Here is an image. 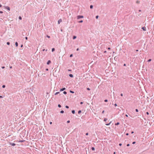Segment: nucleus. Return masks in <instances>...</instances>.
<instances>
[{
	"instance_id": "nucleus-23",
	"label": "nucleus",
	"mask_w": 154,
	"mask_h": 154,
	"mask_svg": "<svg viewBox=\"0 0 154 154\" xmlns=\"http://www.w3.org/2000/svg\"><path fill=\"white\" fill-rule=\"evenodd\" d=\"M107 119L105 118V119H104V121H106L107 120Z\"/></svg>"
},
{
	"instance_id": "nucleus-17",
	"label": "nucleus",
	"mask_w": 154,
	"mask_h": 154,
	"mask_svg": "<svg viewBox=\"0 0 154 154\" xmlns=\"http://www.w3.org/2000/svg\"><path fill=\"white\" fill-rule=\"evenodd\" d=\"M93 6L92 5H91L90 6V8H91V9H92L93 8Z\"/></svg>"
},
{
	"instance_id": "nucleus-55",
	"label": "nucleus",
	"mask_w": 154,
	"mask_h": 154,
	"mask_svg": "<svg viewBox=\"0 0 154 154\" xmlns=\"http://www.w3.org/2000/svg\"><path fill=\"white\" fill-rule=\"evenodd\" d=\"M125 116H126V117H128V115H127V114H126V115H125Z\"/></svg>"
},
{
	"instance_id": "nucleus-60",
	"label": "nucleus",
	"mask_w": 154,
	"mask_h": 154,
	"mask_svg": "<svg viewBox=\"0 0 154 154\" xmlns=\"http://www.w3.org/2000/svg\"><path fill=\"white\" fill-rule=\"evenodd\" d=\"M113 154H116L115 152H114L113 153Z\"/></svg>"
},
{
	"instance_id": "nucleus-11",
	"label": "nucleus",
	"mask_w": 154,
	"mask_h": 154,
	"mask_svg": "<svg viewBox=\"0 0 154 154\" xmlns=\"http://www.w3.org/2000/svg\"><path fill=\"white\" fill-rule=\"evenodd\" d=\"M111 122L109 123V124H106V125H110V124L111 123Z\"/></svg>"
},
{
	"instance_id": "nucleus-3",
	"label": "nucleus",
	"mask_w": 154,
	"mask_h": 154,
	"mask_svg": "<svg viewBox=\"0 0 154 154\" xmlns=\"http://www.w3.org/2000/svg\"><path fill=\"white\" fill-rule=\"evenodd\" d=\"M61 22H62V20L60 19L58 21V24H59Z\"/></svg>"
},
{
	"instance_id": "nucleus-24",
	"label": "nucleus",
	"mask_w": 154,
	"mask_h": 154,
	"mask_svg": "<svg viewBox=\"0 0 154 154\" xmlns=\"http://www.w3.org/2000/svg\"><path fill=\"white\" fill-rule=\"evenodd\" d=\"M10 42H7V44L8 45H10Z\"/></svg>"
},
{
	"instance_id": "nucleus-50",
	"label": "nucleus",
	"mask_w": 154,
	"mask_h": 154,
	"mask_svg": "<svg viewBox=\"0 0 154 154\" xmlns=\"http://www.w3.org/2000/svg\"><path fill=\"white\" fill-rule=\"evenodd\" d=\"M83 103L82 102H81L80 103V104H83Z\"/></svg>"
},
{
	"instance_id": "nucleus-8",
	"label": "nucleus",
	"mask_w": 154,
	"mask_h": 154,
	"mask_svg": "<svg viewBox=\"0 0 154 154\" xmlns=\"http://www.w3.org/2000/svg\"><path fill=\"white\" fill-rule=\"evenodd\" d=\"M15 45H16V47L18 46V44L17 42H16L15 43Z\"/></svg>"
},
{
	"instance_id": "nucleus-52",
	"label": "nucleus",
	"mask_w": 154,
	"mask_h": 154,
	"mask_svg": "<svg viewBox=\"0 0 154 154\" xmlns=\"http://www.w3.org/2000/svg\"><path fill=\"white\" fill-rule=\"evenodd\" d=\"M108 50H110V48H108Z\"/></svg>"
},
{
	"instance_id": "nucleus-39",
	"label": "nucleus",
	"mask_w": 154,
	"mask_h": 154,
	"mask_svg": "<svg viewBox=\"0 0 154 154\" xmlns=\"http://www.w3.org/2000/svg\"><path fill=\"white\" fill-rule=\"evenodd\" d=\"M82 22H83V21L82 20H81V21L79 22H80V23H82Z\"/></svg>"
},
{
	"instance_id": "nucleus-26",
	"label": "nucleus",
	"mask_w": 154,
	"mask_h": 154,
	"mask_svg": "<svg viewBox=\"0 0 154 154\" xmlns=\"http://www.w3.org/2000/svg\"><path fill=\"white\" fill-rule=\"evenodd\" d=\"M81 112V110H79V111H78V113L79 114Z\"/></svg>"
},
{
	"instance_id": "nucleus-22",
	"label": "nucleus",
	"mask_w": 154,
	"mask_h": 154,
	"mask_svg": "<svg viewBox=\"0 0 154 154\" xmlns=\"http://www.w3.org/2000/svg\"><path fill=\"white\" fill-rule=\"evenodd\" d=\"M64 112V111H63V110H62L60 111V113H63Z\"/></svg>"
},
{
	"instance_id": "nucleus-21",
	"label": "nucleus",
	"mask_w": 154,
	"mask_h": 154,
	"mask_svg": "<svg viewBox=\"0 0 154 154\" xmlns=\"http://www.w3.org/2000/svg\"><path fill=\"white\" fill-rule=\"evenodd\" d=\"M91 149H92L93 150H95V148L93 147H92V148H91Z\"/></svg>"
},
{
	"instance_id": "nucleus-31",
	"label": "nucleus",
	"mask_w": 154,
	"mask_h": 154,
	"mask_svg": "<svg viewBox=\"0 0 154 154\" xmlns=\"http://www.w3.org/2000/svg\"><path fill=\"white\" fill-rule=\"evenodd\" d=\"M5 85H3L2 86L3 88H5Z\"/></svg>"
},
{
	"instance_id": "nucleus-5",
	"label": "nucleus",
	"mask_w": 154,
	"mask_h": 154,
	"mask_svg": "<svg viewBox=\"0 0 154 154\" xmlns=\"http://www.w3.org/2000/svg\"><path fill=\"white\" fill-rule=\"evenodd\" d=\"M65 89H66L65 88H62V89H61L60 90V91H64V90H65Z\"/></svg>"
},
{
	"instance_id": "nucleus-42",
	"label": "nucleus",
	"mask_w": 154,
	"mask_h": 154,
	"mask_svg": "<svg viewBox=\"0 0 154 154\" xmlns=\"http://www.w3.org/2000/svg\"><path fill=\"white\" fill-rule=\"evenodd\" d=\"M127 146H129V144H127Z\"/></svg>"
},
{
	"instance_id": "nucleus-15",
	"label": "nucleus",
	"mask_w": 154,
	"mask_h": 154,
	"mask_svg": "<svg viewBox=\"0 0 154 154\" xmlns=\"http://www.w3.org/2000/svg\"><path fill=\"white\" fill-rule=\"evenodd\" d=\"M140 3V2L139 1H137L136 2V3L137 4H139Z\"/></svg>"
},
{
	"instance_id": "nucleus-34",
	"label": "nucleus",
	"mask_w": 154,
	"mask_h": 154,
	"mask_svg": "<svg viewBox=\"0 0 154 154\" xmlns=\"http://www.w3.org/2000/svg\"><path fill=\"white\" fill-rule=\"evenodd\" d=\"M72 56H73V55L72 54H71L70 55V57H72Z\"/></svg>"
},
{
	"instance_id": "nucleus-27",
	"label": "nucleus",
	"mask_w": 154,
	"mask_h": 154,
	"mask_svg": "<svg viewBox=\"0 0 154 154\" xmlns=\"http://www.w3.org/2000/svg\"><path fill=\"white\" fill-rule=\"evenodd\" d=\"M47 37L48 38H50V36L48 35H47Z\"/></svg>"
},
{
	"instance_id": "nucleus-7",
	"label": "nucleus",
	"mask_w": 154,
	"mask_h": 154,
	"mask_svg": "<svg viewBox=\"0 0 154 154\" xmlns=\"http://www.w3.org/2000/svg\"><path fill=\"white\" fill-rule=\"evenodd\" d=\"M142 29H143L144 31H146V28L145 27H142Z\"/></svg>"
},
{
	"instance_id": "nucleus-59",
	"label": "nucleus",
	"mask_w": 154,
	"mask_h": 154,
	"mask_svg": "<svg viewBox=\"0 0 154 154\" xmlns=\"http://www.w3.org/2000/svg\"><path fill=\"white\" fill-rule=\"evenodd\" d=\"M10 68L11 69L12 68V66H11L10 67Z\"/></svg>"
},
{
	"instance_id": "nucleus-54",
	"label": "nucleus",
	"mask_w": 154,
	"mask_h": 154,
	"mask_svg": "<svg viewBox=\"0 0 154 154\" xmlns=\"http://www.w3.org/2000/svg\"><path fill=\"white\" fill-rule=\"evenodd\" d=\"M79 50V49L78 48L77 49H76V50L77 51H78V50Z\"/></svg>"
},
{
	"instance_id": "nucleus-25",
	"label": "nucleus",
	"mask_w": 154,
	"mask_h": 154,
	"mask_svg": "<svg viewBox=\"0 0 154 154\" xmlns=\"http://www.w3.org/2000/svg\"><path fill=\"white\" fill-rule=\"evenodd\" d=\"M151 59H149V60H148V62H150V61H151Z\"/></svg>"
},
{
	"instance_id": "nucleus-9",
	"label": "nucleus",
	"mask_w": 154,
	"mask_h": 154,
	"mask_svg": "<svg viewBox=\"0 0 154 154\" xmlns=\"http://www.w3.org/2000/svg\"><path fill=\"white\" fill-rule=\"evenodd\" d=\"M70 77H73V75L72 74H70L69 75Z\"/></svg>"
},
{
	"instance_id": "nucleus-43",
	"label": "nucleus",
	"mask_w": 154,
	"mask_h": 154,
	"mask_svg": "<svg viewBox=\"0 0 154 154\" xmlns=\"http://www.w3.org/2000/svg\"><path fill=\"white\" fill-rule=\"evenodd\" d=\"M122 145V143H119V145L120 146H121Z\"/></svg>"
},
{
	"instance_id": "nucleus-37",
	"label": "nucleus",
	"mask_w": 154,
	"mask_h": 154,
	"mask_svg": "<svg viewBox=\"0 0 154 154\" xmlns=\"http://www.w3.org/2000/svg\"><path fill=\"white\" fill-rule=\"evenodd\" d=\"M25 39H26V40H27V39H28L27 37H25Z\"/></svg>"
},
{
	"instance_id": "nucleus-53",
	"label": "nucleus",
	"mask_w": 154,
	"mask_h": 154,
	"mask_svg": "<svg viewBox=\"0 0 154 154\" xmlns=\"http://www.w3.org/2000/svg\"><path fill=\"white\" fill-rule=\"evenodd\" d=\"M104 53H106V51H105L104 52Z\"/></svg>"
},
{
	"instance_id": "nucleus-61",
	"label": "nucleus",
	"mask_w": 154,
	"mask_h": 154,
	"mask_svg": "<svg viewBox=\"0 0 154 154\" xmlns=\"http://www.w3.org/2000/svg\"><path fill=\"white\" fill-rule=\"evenodd\" d=\"M133 133H134V132L133 131H132V132H131V133L132 134H133Z\"/></svg>"
},
{
	"instance_id": "nucleus-19",
	"label": "nucleus",
	"mask_w": 154,
	"mask_h": 154,
	"mask_svg": "<svg viewBox=\"0 0 154 154\" xmlns=\"http://www.w3.org/2000/svg\"><path fill=\"white\" fill-rule=\"evenodd\" d=\"M63 93L64 94H66L67 93L66 91H64L63 92Z\"/></svg>"
},
{
	"instance_id": "nucleus-6",
	"label": "nucleus",
	"mask_w": 154,
	"mask_h": 154,
	"mask_svg": "<svg viewBox=\"0 0 154 154\" xmlns=\"http://www.w3.org/2000/svg\"><path fill=\"white\" fill-rule=\"evenodd\" d=\"M51 63V61L50 60H49L47 62V64L48 65L50 63Z\"/></svg>"
},
{
	"instance_id": "nucleus-2",
	"label": "nucleus",
	"mask_w": 154,
	"mask_h": 154,
	"mask_svg": "<svg viewBox=\"0 0 154 154\" xmlns=\"http://www.w3.org/2000/svg\"><path fill=\"white\" fill-rule=\"evenodd\" d=\"M83 18V16H82L79 15L77 16L78 19H80Z\"/></svg>"
},
{
	"instance_id": "nucleus-30",
	"label": "nucleus",
	"mask_w": 154,
	"mask_h": 154,
	"mask_svg": "<svg viewBox=\"0 0 154 154\" xmlns=\"http://www.w3.org/2000/svg\"><path fill=\"white\" fill-rule=\"evenodd\" d=\"M58 106L59 107H61V105L60 104H58Z\"/></svg>"
},
{
	"instance_id": "nucleus-51",
	"label": "nucleus",
	"mask_w": 154,
	"mask_h": 154,
	"mask_svg": "<svg viewBox=\"0 0 154 154\" xmlns=\"http://www.w3.org/2000/svg\"><path fill=\"white\" fill-rule=\"evenodd\" d=\"M2 98V96H0V98Z\"/></svg>"
},
{
	"instance_id": "nucleus-10",
	"label": "nucleus",
	"mask_w": 154,
	"mask_h": 154,
	"mask_svg": "<svg viewBox=\"0 0 154 154\" xmlns=\"http://www.w3.org/2000/svg\"><path fill=\"white\" fill-rule=\"evenodd\" d=\"M119 122H117L115 124V125H119Z\"/></svg>"
},
{
	"instance_id": "nucleus-12",
	"label": "nucleus",
	"mask_w": 154,
	"mask_h": 154,
	"mask_svg": "<svg viewBox=\"0 0 154 154\" xmlns=\"http://www.w3.org/2000/svg\"><path fill=\"white\" fill-rule=\"evenodd\" d=\"M76 36H73V39H75L76 38Z\"/></svg>"
},
{
	"instance_id": "nucleus-63",
	"label": "nucleus",
	"mask_w": 154,
	"mask_h": 154,
	"mask_svg": "<svg viewBox=\"0 0 154 154\" xmlns=\"http://www.w3.org/2000/svg\"><path fill=\"white\" fill-rule=\"evenodd\" d=\"M125 65H126L125 64H124V66H125Z\"/></svg>"
},
{
	"instance_id": "nucleus-28",
	"label": "nucleus",
	"mask_w": 154,
	"mask_h": 154,
	"mask_svg": "<svg viewBox=\"0 0 154 154\" xmlns=\"http://www.w3.org/2000/svg\"><path fill=\"white\" fill-rule=\"evenodd\" d=\"M87 90H89V91L90 90V89L88 88H87Z\"/></svg>"
},
{
	"instance_id": "nucleus-33",
	"label": "nucleus",
	"mask_w": 154,
	"mask_h": 154,
	"mask_svg": "<svg viewBox=\"0 0 154 154\" xmlns=\"http://www.w3.org/2000/svg\"><path fill=\"white\" fill-rule=\"evenodd\" d=\"M136 112H138V109H136Z\"/></svg>"
},
{
	"instance_id": "nucleus-1",
	"label": "nucleus",
	"mask_w": 154,
	"mask_h": 154,
	"mask_svg": "<svg viewBox=\"0 0 154 154\" xmlns=\"http://www.w3.org/2000/svg\"><path fill=\"white\" fill-rule=\"evenodd\" d=\"M4 7L5 9H8L9 11H10V8L9 7L7 6H4Z\"/></svg>"
},
{
	"instance_id": "nucleus-40",
	"label": "nucleus",
	"mask_w": 154,
	"mask_h": 154,
	"mask_svg": "<svg viewBox=\"0 0 154 154\" xmlns=\"http://www.w3.org/2000/svg\"><path fill=\"white\" fill-rule=\"evenodd\" d=\"M146 114L148 115L149 114V113L148 112H146Z\"/></svg>"
},
{
	"instance_id": "nucleus-47",
	"label": "nucleus",
	"mask_w": 154,
	"mask_h": 154,
	"mask_svg": "<svg viewBox=\"0 0 154 154\" xmlns=\"http://www.w3.org/2000/svg\"><path fill=\"white\" fill-rule=\"evenodd\" d=\"M121 95L122 96H123V94H121Z\"/></svg>"
},
{
	"instance_id": "nucleus-38",
	"label": "nucleus",
	"mask_w": 154,
	"mask_h": 154,
	"mask_svg": "<svg viewBox=\"0 0 154 154\" xmlns=\"http://www.w3.org/2000/svg\"><path fill=\"white\" fill-rule=\"evenodd\" d=\"M3 13V12L2 11H0V13L2 14Z\"/></svg>"
},
{
	"instance_id": "nucleus-48",
	"label": "nucleus",
	"mask_w": 154,
	"mask_h": 154,
	"mask_svg": "<svg viewBox=\"0 0 154 154\" xmlns=\"http://www.w3.org/2000/svg\"><path fill=\"white\" fill-rule=\"evenodd\" d=\"M69 122H70L69 121H67V122L68 123H69Z\"/></svg>"
},
{
	"instance_id": "nucleus-49",
	"label": "nucleus",
	"mask_w": 154,
	"mask_h": 154,
	"mask_svg": "<svg viewBox=\"0 0 154 154\" xmlns=\"http://www.w3.org/2000/svg\"><path fill=\"white\" fill-rule=\"evenodd\" d=\"M50 124L51 125V124H52V122H50Z\"/></svg>"
},
{
	"instance_id": "nucleus-20",
	"label": "nucleus",
	"mask_w": 154,
	"mask_h": 154,
	"mask_svg": "<svg viewBox=\"0 0 154 154\" xmlns=\"http://www.w3.org/2000/svg\"><path fill=\"white\" fill-rule=\"evenodd\" d=\"M19 19L20 20H21L22 19V17H21L20 16V17H19Z\"/></svg>"
},
{
	"instance_id": "nucleus-45",
	"label": "nucleus",
	"mask_w": 154,
	"mask_h": 154,
	"mask_svg": "<svg viewBox=\"0 0 154 154\" xmlns=\"http://www.w3.org/2000/svg\"><path fill=\"white\" fill-rule=\"evenodd\" d=\"M88 133H86V135H88Z\"/></svg>"
},
{
	"instance_id": "nucleus-62",
	"label": "nucleus",
	"mask_w": 154,
	"mask_h": 154,
	"mask_svg": "<svg viewBox=\"0 0 154 154\" xmlns=\"http://www.w3.org/2000/svg\"><path fill=\"white\" fill-rule=\"evenodd\" d=\"M23 47V45H21V47Z\"/></svg>"
},
{
	"instance_id": "nucleus-46",
	"label": "nucleus",
	"mask_w": 154,
	"mask_h": 154,
	"mask_svg": "<svg viewBox=\"0 0 154 154\" xmlns=\"http://www.w3.org/2000/svg\"><path fill=\"white\" fill-rule=\"evenodd\" d=\"M2 68V69H4V68H5V67L4 66H3Z\"/></svg>"
},
{
	"instance_id": "nucleus-41",
	"label": "nucleus",
	"mask_w": 154,
	"mask_h": 154,
	"mask_svg": "<svg viewBox=\"0 0 154 154\" xmlns=\"http://www.w3.org/2000/svg\"><path fill=\"white\" fill-rule=\"evenodd\" d=\"M135 142H133V143H133V144H135Z\"/></svg>"
},
{
	"instance_id": "nucleus-13",
	"label": "nucleus",
	"mask_w": 154,
	"mask_h": 154,
	"mask_svg": "<svg viewBox=\"0 0 154 154\" xmlns=\"http://www.w3.org/2000/svg\"><path fill=\"white\" fill-rule=\"evenodd\" d=\"M59 93H60V92H56V93H55V95H57V94H59Z\"/></svg>"
},
{
	"instance_id": "nucleus-4",
	"label": "nucleus",
	"mask_w": 154,
	"mask_h": 154,
	"mask_svg": "<svg viewBox=\"0 0 154 154\" xmlns=\"http://www.w3.org/2000/svg\"><path fill=\"white\" fill-rule=\"evenodd\" d=\"M10 145H11L12 146H15L16 145V144H15V143H10Z\"/></svg>"
},
{
	"instance_id": "nucleus-44",
	"label": "nucleus",
	"mask_w": 154,
	"mask_h": 154,
	"mask_svg": "<svg viewBox=\"0 0 154 154\" xmlns=\"http://www.w3.org/2000/svg\"><path fill=\"white\" fill-rule=\"evenodd\" d=\"M104 112V110H103L102 112V113H103Z\"/></svg>"
},
{
	"instance_id": "nucleus-14",
	"label": "nucleus",
	"mask_w": 154,
	"mask_h": 154,
	"mask_svg": "<svg viewBox=\"0 0 154 154\" xmlns=\"http://www.w3.org/2000/svg\"><path fill=\"white\" fill-rule=\"evenodd\" d=\"M72 113H73V114H74L75 113V110H73L72 111Z\"/></svg>"
},
{
	"instance_id": "nucleus-18",
	"label": "nucleus",
	"mask_w": 154,
	"mask_h": 154,
	"mask_svg": "<svg viewBox=\"0 0 154 154\" xmlns=\"http://www.w3.org/2000/svg\"><path fill=\"white\" fill-rule=\"evenodd\" d=\"M70 93H74V91H70Z\"/></svg>"
},
{
	"instance_id": "nucleus-56",
	"label": "nucleus",
	"mask_w": 154,
	"mask_h": 154,
	"mask_svg": "<svg viewBox=\"0 0 154 154\" xmlns=\"http://www.w3.org/2000/svg\"><path fill=\"white\" fill-rule=\"evenodd\" d=\"M126 135H128V133H127V134H126Z\"/></svg>"
},
{
	"instance_id": "nucleus-58",
	"label": "nucleus",
	"mask_w": 154,
	"mask_h": 154,
	"mask_svg": "<svg viewBox=\"0 0 154 154\" xmlns=\"http://www.w3.org/2000/svg\"><path fill=\"white\" fill-rule=\"evenodd\" d=\"M46 70L48 71V69H46Z\"/></svg>"
},
{
	"instance_id": "nucleus-35",
	"label": "nucleus",
	"mask_w": 154,
	"mask_h": 154,
	"mask_svg": "<svg viewBox=\"0 0 154 154\" xmlns=\"http://www.w3.org/2000/svg\"><path fill=\"white\" fill-rule=\"evenodd\" d=\"M108 101L107 100H104V101L105 102H107Z\"/></svg>"
},
{
	"instance_id": "nucleus-36",
	"label": "nucleus",
	"mask_w": 154,
	"mask_h": 154,
	"mask_svg": "<svg viewBox=\"0 0 154 154\" xmlns=\"http://www.w3.org/2000/svg\"><path fill=\"white\" fill-rule=\"evenodd\" d=\"M114 106H117V104L116 103H115V104H114Z\"/></svg>"
},
{
	"instance_id": "nucleus-16",
	"label": "nucleus",
	"mask_w": 154,
	"mask_h": 154,
	"mask_svg": "<svg viewBox=\"0 0 154 154\" xmlns=\"http://www.w3.org/2000/svg\"><path fill=\"white\" fill-rule=\"evenodd\" d=\"M54 51H55V49L54 48H52V52H53Z\"/></svg>"
},
{
	"instance_id": "nucleus-32",
	"label": "nucleus",
	"mask_w": 154,
	"mask_h": 154,
	"mask_svg": "<svg viewBox=\"0 0 154 154\" xmlns=\"http://www.w3.org/2000/svg\"><path fill=\"white\" fill-rule=\"evenodd\" d=\"M98 16H97L96 17V18L97 19H98Z\"/></svg>"
},
{
	"instance_id": "nucleus-57",
	"label": "nucleus",
	"mask_w": 154,
	"mask_h": 154,
	"mask_svg": "<svg viewBox=\"0 0 154 154\" xmlns=\"http://www.w3.org/2000/svg\"><path fill=\"white\" fill-rule=\"evenodd\" d=\"M2 5H0V7H2Z\"/></svg>"
},
{
	"instance_id": "nucleus-29",
	"label": "nucleus",
	"mask_w": 154,
	"mask_h": 154,
	"mask_svg": "<svg viewBox=\"0 0 154 154\" xmlns=\"http://www.w3.org/2000/svg\"><path fill=\"white\" fill-rule=\"evenodd\" d=\"M65 107L66 108H69V106H66Z\"/></svg>"
}]
</instances>
